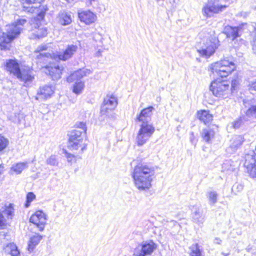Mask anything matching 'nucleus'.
<instances>
[{
	"instance_id": "obj_25",
	"label": "nucleus",
	"mask_w": 256,
	"mask_h": 256,
	"mask_svg": "<svg viewBox=\"0 0 256 256\" xmlns=\"http://www.w3.org/2000/svg\"><path fill=\"white\" fill-rule=\"evenodd\" d=\"M198 118L205 124L210 122L212 120V116L208 111L203 110L198 112Z\"/></svg>"
},
{
	"instance_id": "obj_38",
	"label": "nucleus",
	"mask_w": 256,
	"mask_h": 256,
	"mask_svg": "<svg viewBox=\"0 0 256 256\" xmlns=\"http://www.w3.org/2000/svg\"><path fill=\"white\" fill-rule=\"evenodd\" d=\"M14 208L12 206V204H10L9 206L6 207L4 210V214H6L8 218L12 219V214L14 213Z\"/></svg>"
},
{
	"instance_id": "obj_43",
	"label": "nucleus",
	"mask_w": 256,
	"mask_h": 256,
	"mask_svg": "<svg viewBox=\"0 0 256 256\" xmlns=\"http://www.w3.org/2000/svg\"><path fill=\"white\" fill-rule=\"evenodd\" d=\"M248 86L250 91H256V78L250 80Z\"/></svg>"
},
{
	"instance_id": "obj_19",
	"label": "nucleus",
	"mask_w": 256,
	"mask_h": 256,
	"mask_svg": "<svg viewBox=\"0 0 256 256\" xmlns=\"http://www.w3.org/2000/svg\"><path fill=\"white\" fill-rule=\"evenodd\" d=\"M78 16L80 20L86 24L94 23L96 19V15L90 10L79 12Z\"/></svg>"
},
{
	"instance_id": "obj_44",
	"label": "nucleus",
	"mask_w": 256,
	"mask_h": 256,
	"mask_svg": "<svg viewBox=\"0 0 256 256\" xmlns=\"http://www.w3.org/2000/svg\"><path fill=\"white\" fill-rule=\"evenodd\" d=\"M251 26L252 28V30L251 32V36L252 38V41L256 43V23L252 22Z\"/></svg>"
},
{
	"instance_id": "obj_31",
	"label": "nucleus",
	"mask_w": 256,
	"mask_h": 256,
	"mask_svg": "<svg viewBox=\"0 0 256 256\" xmlns=\"http://www.w3.org/2000/svg\"><path fill=\"white\" fill-rule=\"evenodd\" d=\"M190 256H202V250L198 244H194L189 247Z\"/></svg>"
},
{
	"instance_id": "obj_30",
	"label": "nucleus",
	"mask_w": 256,
	"mask_h": 256,
	"mask_svg": "<svg viewBox=\"0 0 256 256\" xmlns=\"http://www.w3.org/2000/svg\"><path fill=\"white\" fill-rule=\"evenodd\" d=\"M28 168L27 162H19L14 164L11 168V170L14 172L16 174H20L22 171Z\"/></svg>"
},
{
	"instance_id": "obj_10",
	"label": "nucleus",
	"mask_w": 256,
	"mask_h": 256,
	"mask_svg": "<svg viewBox=\"0 0 256 256\" xmlns=\"http://www.w3.org/2000/svg\"><path fill=\"white\" fill-rule=\"evenodd\" d=\"M226 7V5L220 4L217 0H210L203 7L202 12L204 16L210 18L214 14L222 12Z\"/></svg>"
},
{
	"instance_id": "obj_28",
	"label": "nucleus",
	"mask_w": 256,
	"mask_h": 256,
	"mask_svg": "<svg viewBox=\"0 0 256 256\" xmlns=\"http://www.w3.org/2000/svg\"><path fill=\"white\" fill-rule=\"evenodd\" d=\"M58 22L63 26L68 25L72 22L71 16L66 12H60L58 14Z\"/></svg>"
},
{
	"instance_id": "obj_52",
	"label": "nucleus",
	"mask_w": 256,
	"mask_h": 256,
	"mask_svg": "<svg viewBox=\"0 0 256 256\" xmlns=\"http://www.w3.org/2000/svg\"><path fill=\"white\" fill-rule=\"evenodd\" d=\"M68 3L72 2L74 0H65ZM90 3H92V2L94 1V0H89Z\"/></svg>"
},
{
	"instance_id": "obj_46",
	"label": "nucleus",
	"mask_w": 256,
	"mask_h": 256,
	"mask_svg": "<svg viewBox=\"0 0 256 256\" xmlns=\"http://www.w3.org/2000/svg\"><path fill=\"white\" fill-rule=\"evenodd\" d=\"M190 140L191 143L195 146L196 144L197 140L196 138V137L194 134V132H190Z\"/></svg>"
},
{
	"instance_id": "obj_33",
	"label": "nucleus",
	"mask_w": 256,
	"mask_h": 256,
	"mask_svg": "<svg viewBox=\"0 0 256 256\" xmlns=\"http://www.w3.org/2000/svg\"><path fill=\"white\" fill-rule=\"evenodd\" d=\"M192 219L194 222L198 224H202L204 222V218L202 216V214L200 213L198 209H196L194 211Z\"/></svg>"
},
{
	"instance_id": "obj_20",
	"label": "nucleus",
	"mask_w": 256,
	"mask_h": 256,
	"mask_svg": "<svg viewBox=\"0 0 256 256\" xmlns=\"http://www.w3.org/2000/svg\"><path fill=\"white\" fill-rule=\"evenodd\" d=\"M62 67L58 66H46L45 68V72L50 75L54 80H58L61 78L62 71Z\"/></svg>"
},
{
	"instance_id": "obj_60",
	"label": "nucleus",
	"mask_w": 256,
	"mask_h": 256,
	"mask_svg": "<svg viewBox=\"0 0 256 256\" xmlns=\"http://www.w3.org/2000/svg\"><path fill=\"white\" fill-rule=\"evenodd\" d=\"M173 2H175V0H173Z\"/></svg>"
},
{
	"instance_id": "obj_6",
	"label": "nucleus",
	"mask_w": 256,
	"mask_h": 256,
	"mask_svg": "<svg viewBox=\"0 0 256 256\" xmlns=\"http://www.w3.org/2000/svg\"><path fill=\"white\" fill-rule=\"evenodd\" d=\"M6 68L8 71L16 76L20 80L27 82H32L34 77L28 71H21L17 61L13 60H9L6 64Z\"/></svg>"
},
{
	"instance_id": "obj_2",
	"label": "nucleus",
	"mask_w": 256,
	"mask_h": 256,
	"mask_svg": "<svg viewBox=\"0 0 256 256\" xmlns=\"http://www.w3.org/2000/svg\"><path fill=\"white\" fill-rule=\"evenodd\" d=\"M91 71L88 69H80L69 76L67 78L68 82H74L72 87V92L76 94H81L84 88V84L81 79L84 76L89 75Z\"/></svg>"
},
{
	"instance_id": "obj_58",
	"label": "nucleus",
	"mask_w": 256,
	"mask_h": 256,
	"mask_svg": "<svg viewBox=\"0 0 256 256\" xmlns=\"http://www.w3.org/2000/svg\"><path fill=\"white\" fill-rule=\"evenodd\" d=\"M2 32H1V29L0 28V38H2Z\"/></svg>"
},
{
	"instance_id": "obj_12",
	"label": "nucleus",
	"mask_w": 256,
	"mask_h": 256,
	"mask_svg": "<svg viewBox=\"0 0 256 256\" xmlns=\"http://www.w3.org/2000/svg\"><path fill=\"white\" fill-rule=\"evenodd\" d=\"M22 10L24 12H26L30 13H37V16L35 17L34 20H42L44 18L45 13L46 10V8L42 6V8H39L38 6H33L32 3L29 2L27 5H25L24 4V0H22Z\"/></svg>"
},
{
	"instance_id": "obj_37",
	"label": "nucleus",
	"mask_w": 256,
	"mask_h": 256,
	"mask_svg": "<svg viewBox=\"0 0 256 256\" xmlns=\"http://www.w3.org/2000/svg\"><path fill=\"white\" fill-rule=\"evenodd\" d=\"M44 0H24V4L25 5L28 4V2L32 3L33 6H38L39 8H42V6H41V3Z\"/></svg>"
},
{
	"instance_id": "obj_35",
	"label": "nucleus",
	"mask_w": 256,
	"mask_h": 256,
	"mask_svg": "<svg viewBox=\"0 0 256 256\" xmlns=\"http://www.w3.org/2000/svg\"><path fill=\"white\" fill-rule=\"evenodd\" d=\"M2 42H0V48L1 50H4L7 48V46L8 44H10L11 42H8L7 40V37L5 36V33H2Z\"/></svg>"
},
{
	"instance_id": "obj_41",
	"label": "nucleus",
	"mask_w": 256,
	"mask_h": 256,
	"mask_svg": "<svg viewBox=\"0 0 256 256\" xmlns=\"http://www.w3.org/2000/svg\"><path fill=\"white\" fill-rule=\"evenodd\" d=\"M239 84V80L238 76H235V78L232 80L231 88L230 89L231 93L234 90Z\"/></svg>"
},
{
	"instance_id": "obj_5",
	"label": "nucleus",
	"mask_w": 256,
	"mask_h": 256,
	"mask_svg": "<svg viewBox=\"0 0 256 256\" xmlns=\"http://www.w3.org/2000/svg\"><path fill=\"white\" fill-rule=\"evenodd\" d=\"M235 68L234 62L226 58L212 64L211 66L212 73H216L222 78L227 76Z\"/></svg>"
},
{
	"instance_id": "obj_50",
	"label": "nucleus",
	"mask_w": 256,
	"mask_h": 256,
	"mask_svg": "<svg viewBox=\"0 0 256 256\" xmlns=\"http://www.w3.org/2000/svg\"><path fill=\"white\" fill-rule=\"evenodd\" d=\"M222 242V240H220V238H216L214 240V242L216 244H220Z\"/></svg>"
},
{
	"instance_id": "obj_3",
	"label": "nucleus",
	"mask_w": 256,
	"mask_h": 256,
	"mask_svg": "<svg viewBox=\"0 0 256 256\" xmlns=\"http://www.w3.org/2000/svg\"><path fill=\"white\" fill-rule=\"evenodd\" d=\"M76 127L80 130H74L70 132L69 135L68 148L72 150H78L82 142V134H85L86 128L85 123L80 122L76 124Z\"/></svg>"
},
{
	"instance_id": "obj_14",
	"label": "nucleus",
	"mask_w": 256,
	"mask_h": 256,
	"mask_svg": "<svg viewBox=\"0 0 256 256\" xmlns=\"http://www.w3.org/2000/svg\"><path fill=\"white\" fill-rule=\"evenodd\" d=\"M46 220V215L42 210H38L31 216L30 222L36 226L40 231H42Z\"/></svg>"
},
{
	"instance_id": "obj_36",
	"label": "nucleus",
	"mask_w": 256,
	"mask_h": 256,
	"mask_svg": "<svg viewBox=\"0 0 256 256\" xmlns=\"http://www.w3.org/2000/svg\"><path fill=\"white\" fill-rule=\"evenodd\" d=\"M36 198L35 194L32 192H28L26 195V202L25 204L26 208H28L30 206L31 202Z\"/></svg>"
},
{
	"instance_id": "obj_47",
	"label": "nucleus",
	"mask_w": 256,
	"mask_h": 256,
	"mask_svg": "<svg viewBox=\"0 0 256 256\" xmlns=\"http://www.w3.org/2000/svg\"><path fill=\"white\" fill-rule=\"evenodd\" d=\"M236 188L238 190V191H240L243 188V186L242 185L240 184H237L236 185L234 186L232 190H234V189L235 188Z\"/></svg>"
},
{
	"instance_id": "obj_29",
	"label": "nucleus",
	"mask_w": 256,
	"mask_h": 256,
	"mask_svg": "<svg viewBox=\"0 0 256 256\" xmlns=\"http://www.w3.org/2000/svg\"><path fill=\"white\" fill-rule=\"evenodd\" d=\"M206 196L208 200V204L210 206H214L217 202L218 194L216 192L213 190H208Z\"/></svg>"
},
{
	"instance_id": "obj_1",
	"label": "nucleus",
	"mask_w": 256,
	"mask_h": 256,
	"mask_svg": "<svg viewBox=\"0 0 256 256\" xmlns=\"http://www.w3.org/2000/svg\"><path fill=\"white\" fill-rule=\"evenodd\" d=\"M156 169L150 164H138L132 172L135 186L140 190H146L152 186Z\"/></svg>"
},
{
	"instance_id": "obj_8",
	"label": "nucleus",
	"mask_w": 256,
	"mask_h": 256,
	"mask_svg": "<svg viewBox=\"0 0 256 256\" xmlns=\"http://www.w3.org/2000/svg\"><path fill=\"white\" fill-rule=\"evenodd\" d=\"M155 131V128L150 122H142L138 133L136 142L138 146L144 145Z\"/></svg>"
},
{
	"instance_id": "obj_15",
	"label": "nucleus",
	"mask_w": 256,
	"mask_h": 256,
	"mask_svg": "<svg viewBox=\"0 0 256 256\" xmlns=\"http://www.w3.org/2000/svg\"><path fill=\"white\" fill-rule=\"evenodd\" d=\"M48 44H42L38 46L35 50L36 53H38V54L36 56V58L43 62H47L48 58H52L54 56L53 52H46L48 50Z\"/></svg>"
},
{
	"instance_id": "obj_54",
	"label": "nucleus",
	"mask_w": 256,
	"mask_h": 256,
	"mask_svg": "<svg viewBox=\"0 0 256 256\" xmlns=\"http://www.w3.org/2000/svg\"><path fill=\"white\" fill-rule=\"evenodd\" d=\"M240 42L242 43V44H246V41L242 40V39H240Z\"/></svg>"
},
{
	"instance_id": "obj_56",
	"label": "nucleus",
	"mask_w": 256,
	"mask_h": 256,
	"mask_svg": "<svg viewBox=\"0 0 256 256\" xmlns=\"http://www.w3.org/2000/svg\"><path fill=\"white\" fill-rule=\"evenodd\" d=\"M100 50H98L96 54V56H100Z\"/></svg>"
},
{
	"instance_id": "obj_26",
	"label": "nucleus",
	"mask_w": 256,
	"mask_h": 256,
	"mask_svg": "<svg viewBox=\"0 0 256 256\" xmlns=\"http://www.w3.org/2000/svg\"><path fill=\"white\" fill-rule=\"evenodd\" d=\"M42 239V236L38 234H36L32 236L30 238L28 244V250L30 252H32L36 246L38 244Z\"/></svg>"
},
{
	"instance_id": "obj_53",
	"label": "nucleus",
	"mask_w": 256,
	"mask_h": 256,
	"mask_svg": "<svg viewBox=\"0 0 256 256\" xmlns=\"http://www.w3.org/2000/svg\"><path fill=\"white\" fill-rule=\"evenodd\" d=\"M3 169V166L0 164V174H2Z\"/></svg>"
},
{
	"instance_id": "obj_9",
	"label": "nucleus",
	"mask_w": 256,
	"mask_h": 256,
	"mask_svg": "<svg viewBox=\"0 0 256 256\" xmlns=\"http://www.w3.org/2000/svg\"><path fill=\"white\" fill-rule=\"evenodd\" d=\"M156 248L157 244L152 240L143 241L134 248L132 256H150Z\"/></svg>"
},
{
	"instance_id": "obj_18",
	"label": "nucleus",
	"mask_w": 256,
	"mask_h": 256,
	"mask_svg": "<svg viewBox=\"0 0 256 256\" xmlns=\"http://www.w3.org/2000/svg\"><path fill=\"white\" fill-rule=\"evenodd\" d=\"M34 22H36V24L32 26V34L34 38H40L46 36L47 34V30L42 26L40 21L42 20H33Z\"/></svg>"
},
{
	"instance_id": "obj_42",
	"label": "nucleus",
	"mask_w": 256,
	"mask_h": 256,
	"mask_svg": "<svg viewBox=\"0 0 256 256\" xmlns=\"http://www.w3.org/2000/svg\"><path fill=\"white\" fill-rule=\"evenodd\" d=\"M242 124L243 121L241 118H238L232 122V126L235 129L240 128Z\"/></svg>"
},
{
	"instance_id": "obj_11",
	"label": "nucleus",
	"mask_w": 256,
	"mask_h": 256,
	"mask_svg": "<svg viewBox=\"0 0 256 256\" xmlns=\"http://www.w3.org/2000/svg\"><path fill=\"white\" fill-rule=\"evenodd\" d=\"M218 40L216 38L213 40L206 41L197 48V52L202 56L209 57L212 55L218 46Z\"/></svg>"
},
{
	"instance_id": "obj_17",
	"label": "nucleus",
	"mask_w": 256,
	"mask_h": 256,
	"mask_svg": "<svg viewBox=\"0 0 256 256\" xmlns=\"http://www.w3.org/2000/svg\"><path fill=\"white\" fill-rule=\"evenodd\" d=\"M154 108L150 106L142 109L136 116V120L141 122H150Z\"/></svg>"
},
{
	"instance_id": "obj_21",
	"label": "nucleus",
	"mask_w": 256,
	"mask_h": 256,
	"mask_svg": "<svg viewBox=\"0 0 256 256\" xmlns=\"http://www.w3.org/2000/svg\"><path fill=\"white\" fill-rule=\"evenodd\" d=\"M244 142V138L239 135L234 136L230 140V143L226 150L229 153L236 152Z\"/></svg>"
},
{
	"instance_id": "obj_16",
	"label": "nucleus",
	"mask_w": 256,
	"mask_h": 256,
	"mask_svg": "<svg viewBox=\"0 0 256 256\" xmlns=\"http://www.w3.org/2000/svg\"><path fill=\"white\" fill-rule=\"evenodd\" d=\"M78 47L76 45H68L63 52H60L58 54V58L59 60L66 61L69 60L77 52Z\"/></svg>"
},
{
	"instance_id": "obj_23",
	"label": "nucleus",
	"mask_w": 256,
	"mask_h": 256,
	"mask_svg": "<svg viewBox=\"0 0 256 256\" xmlns=\"http://www.w3.org/2000/svg\"><path fill=\"white\" fill-rule=\"evenodd\" d=\"M54 87L52 85H45L38 92V95L42 98H47L54 93Z\"/></svg>"
},
{
	"instance_id": "obj_32",
	"label": "nucleus",
	"mask_w": 256,
	"mask_h": 256,
	"mask_svg": "<svg viewBox=\"0 0 256 256\" xmlns=\"http://www.w3.org/2000/svg\"><path fill=\"white\" fill-rule=\"evenodd\" d=\"M250 104V106L246 112V116L256 118V102L252 100Z\"/></svg>"
},
{
	"instance_id": "obj_51",
	"label": "nucleus",
	"mask_w": 256,
	"mask_h": 256,
	"mask_svg": "<svg viewBox=\"0 0 256 256\" xmlns=\"http://www.w3.org/2000/svg\"><path fill=\"white\" fill-rule=\"evenodd\" d=\"M6 236V234L4 232H0V238H4Z\"/></svg>"
},
{
	"instance_id": "obj_13",
	"label": "nucleus",
	"mask_w": 256,
	"mask_h": 256,
	"mask_svg": "<svg viewBox=\"0 0 256 256\" xmlns=\"http://www.w3.org/2000/svg\"><path fill=\"white\" fill-rule=\"evenodd\" d=\"M118 104L116 98L112 96H106L104 98L100 108V113L102 115H108L109 111L114 110Z\"/></svg>"
},
{
	"instance_id": "obj_7",
	"label": "nucleus",
	"mask_w": 256,
	"mask_h": 256,
	"mask_svg": "<svg viewBox=\"0 0 256 256\" xmlns=\"http://www.w3.org/2000/svg\"><path fill=\"white\" fill-rule=\"evenodd\" d=\"M27 22L24 18L17 20L14 22L6 26L5 36L7 37L8 42H12L16 38L23 30V26Z\"/></svg>"
},
{
	"instance_id": "obj_59",
	"label": "nucleus",
	"mask_w": 256,
	"mask_h": 256,
	"mask_svg": "<svg viewBox=\"0 0 256 256\" xmlns=\"http://www.w3.org/2000/svg\"><path fill=\"white\" fill-rule=\"evenodd\" d=\"M84 148V147L82 148V150H83Z\"/></svg>"
},
{
	"instance_id": "obj_27",
	"label": "nucleus",
	"mask_w": 256,
	"mask_h": 256,
	"mask_svg": "<svg viewBox=\"0 0 256 256\" xmlns=\"http://www.w3.org/2000/svg\"><path fill=\"white\" fill-rule=\"evenodd\" d=\"M5 253L10 254L11 256H18L20 252L14 243H10L4 248Z\"/></svg>"
},
{
	"instance_id": "obj_24",
	"label": "nucleus",
	"mask_w": 256,
	"mask_h": 256,
	"mask_svg": "<svg viewBox=\"0 0 256 256\" xmlns=\"http://www.w3.org/2000/svg\"><path fill=\"white\" fill-rule=\"evenodd\" d=\"M214 134L215 132L214 130L209 127L204 128L201 132L202 138L207 143L210 142L211 140L214 138Z\"/></svg>"
},
{
	"instance_id": "obj_22",
	"label": "nucleus",
	"mask_w": 256,
	"mask_h": 256,
	"mask_svg": "<svg viewBox=\"0 0 256 256\" xmlns=\"http://www.w3.org/2000/svg\"><path fill=\"white\" fill-rule=\"evenodd\" d=\"M240 29V28L238 26H227L224 28V33L228 38H231L232 40H234L240 36L239 33Z\"/></svg>"
},
{
	"instance_id": "obj_49",
	"label": "nucleus",
	"mask_w": 256,
	"mask_h": 256,
	"mask_svg": "<svg viewBox=\"0 0 256 256\" xmlns=\"http://www.w3.org/2000/svg\"><path fill=\"white\" fill-rule=\"evenodd\" d=\"M252 50L256 54V43L254 42V41L252 42Z\"/></svg>"
},
{
	"instance_id": "obj_39",
	"label": "nucleus",
	"mask_w": 256,
	"mask_h": 256,
	"mask_svg": "<svg viewBox=\"0 0 256 256\" xmlns=\"http://www.w3.org/2000/svg\"><path fill=\"white\" fill-rule=\"evenodd\" d=\"M8 140L4 136L0 135V152L3 150L8 144Z\"/></svg>"
},
{
	"instance_id": "obj_40",
	"label": "nucleus",
	"mask_w": 256,
	"mask_h": 256,
	"mask_svg": "<svg viewBox=\"0 0 256 256\" xmlns=\"http://www.w3.org/2000/svg\"><path fill=\"white\" fill-rule=\"evenodd\" d=\"M46 162L48 164L52 166H57L58 164L56 156L54 155H52L48 158L46 160Z\"/></svg>"
},
{
	"instance_id": "obj_55",
	"label": "nucleus",
	"mask_w": 256,
	"mask_h": 256,
	"mask_svg": "<svg viewBox=\"0 0 256 256\" xmlns=\"http://www.w3.org/2000/svg\"><path fill=\"white\" fill-rule=\"evenodd\" d=\"M222 254L224 256H228L229 255V254H225L224 252H222Z\"/></svg>"
},
{
	"instance_id": "obj_4",
	"label": "nucleus",
	"mask_w": 256,
	"mask_h": 256,
	"mask_svg": "<svg viewBox=\"0 0 256 256\" xmlns=\"http://www.w3.org/2000/svg\"><path fill=\"white\" fill-rule=\"evenodd\" d=\"M210 90L214 96L219 98H226L231 94L228 82L220 78L212 81Z\"/></svg>"
},
{
	"instance_id": "obj_48",
	"label": "nucleus",
	"mask_w": 256,
	"mask_h": 256,
	"mask_svg": "<svg viewBox=\"0 0 256 256\" xmlns=\"http://www.w3.org/2000/svg\"><path fill=\"white\" fill-rule=\"evenodd\" d=\"M4 218L3 215L0 212V227L4 225Z\"/></svg>"
},
{
	"instance_id": "obj_34",
	"label": "nucleus",
	"mask_w": 256,
	"mask_h": 256,
	"mask_svg": "<svg viewBox=\"0 0 256 256\" xmlns=\"http://www.w3.org/2000/svg\"><path fill=\"white\" fill-rule=\"evenodd\" d=\"M168 226L172 227V230L171 233L175 235L178 233L180 229V225L175 220H170L168 223Z\"/></svg>"
},
{
	"instance_id": "obj_45",
	"label": "nucleus",
	"mask_w": 256,
	"mask_h": 256,
	"mask_svg": "<svg viewBox=\"0 0 256 256\" xmlns=\"http://www.w3.org/2000/svg\"><path fill=\"white\" fill-rule=\"evenodd\" d=\"M64 153L66 154V156L67 158V160L68 162H72L74 158V156L68 153L66 150H64Z\"/></svg>"
},
{
	"instance_id": "obj_57",
	"label": "nucleus",
	"mask_w": 256,
	"mask_h": 256,
	"mask_svg": "<svg viewBox=\"0 0 256 256\" xmlns=\"http://www.w3.org/2000/svg\"><path fill=\"white\" fill-rule=\"evenodd\" d=\"M244 104H245V106H246L247 102H246V100H244Z\"/></svg>"
}]
</instances>
